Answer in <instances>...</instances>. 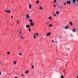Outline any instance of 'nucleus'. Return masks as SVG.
Masks as SVG:
<instances>
[{
  "label": "nucleus",
  "instance_id": "ea45409f",
  "mask_svg": "<svg viewBox=\"0 0 78 78\" xmlns=\"http://www.w3.org/2000/svg\"><path fill=\"white\" fill-rule=\"evenodd\" d=\"M54 7H56V6L55 5H54Z\"/></svg>",
  "mask_w": 78,
  "mask_h": 78
},
{
  "label": "nucleus",
  "instance_id": "8fccbe9b",
  "mask_svg": "<svg viewBox=\"0 0 78 78\" xmlns=\"http://www.w3.org/2000/svg\"><path fill=\"white\" fill-rule=\"evenodd\" d=\"M60 38L61 39V37H60Z\"/></svg>",
  "mask_w": 78,
  "mask_h": 78
},
{
  "label": "nucleus",
  "instance_id": "9d476101",
  "mask_svg": "<svg viewBox=\"0 0 78 78\" xmlns=\"http://www.w3.org/2000/svg\"><path fill=\"white\" fill-rule=\"evenodd\" d=\"M29 9H31V4H30L29 5Z\"/></svg>",
  "mask_w": 78,
  "mask_h": 78
},
{
  "label": "nucleus",
  "instance_id": "2f4dec72",
  "mask_svg": "<svg viewBox=\"0 0 78 78\" xmlns=\"http://www.w3.org/2000/svg\"><path fill=\"white\" fill-rule=\"evenodd\" d=\"M51 42L52 43H53L54 42V41H53V40H52L51 41Z\"/></svg>",
  "mask_w": 78,
  "mask_h": 78
},
{
  "label": "nucleus",
  "instance_id": "393cba45",
  "mask_svg": "<svg viewBox=\"0 0 78 78\" xmlns=\"http://www.w3.org/2000/svg\"><path fill=\"white\" fill-rule=\"evenodd\" d=\"M60 78H64V77L63 76L61 75Z\"/></svg>",
  "mask_w": 78,
  "mask_h": 78
},
{
  "label": "nucleus",
  "instance_id": "412c9836",
  "mask_svg": "<svg viewBox=\"0 0 78 78\" xmlns=\"http://www.w3.org/2000/svg\"><path fill=\"white\" fill-rule=\"evenodd\" d=\"M49 27H53V25H52L51 24H50L49 25Z\"/></svg>",
  "mask_w": 78,
  "mask_h": 78
},
{
  "label": "nucleus",
  "instance_id": "4c0bfd02",
  "mask_svg": "<svg viewBox=\"0 0 78 78\" xmlns=\"http://www.w3.org/2000/svg\"><path fill=\"white\" fill-rule=\"evenodd\" d=\"M54 16H56V14H54Z\"/></svg>",
  "mask_w": 78,
  "mask_h": 78
},
{
  "label": "nucleus",
  "instance_id": "a19ab883",
  "mask_svg": "<svg viewBox=\"0 0 78 78\" xmlns=\"http://www.w3.org/2000/svg\"><path fill=\"white\" fill-rule=\"evenodd\" d=\"M61 8L62 9V5H61Z\"/></svg>",
  "mask_w": 78,
  "mask_h": 78
},
{
  "label": "nucleus",
  "instance_id": "a211bd4d",
  "mask_svg": "<svg viewBox=\"0 0 78 78\" xmlns=\"http://www.w3.org/2000/svg\"><path fill=\"white\" fill-rule=\"evenodd\" d=\"M19 55H20V56H22V52H20L19 53Z\"/></svg>",
  "mask_w": 78,
  "mask_h": 78
},
{
  "label": "nucleus",
  "instance_id": "c9c22d12",
  "mask_svg": "<svg viewBox=\"0 0 78 78\" xmlns=\"http://www.w3.org/2000/svg\"><path fill=\"white\" fill-rule=\"evenodd\" d=\"M56 0H54V3H56Z\"/></svg>",
  "mask_w": 78,
  "mask_h": 78
},
{
  "label": "nucleus",
  "instance_id": "6ab92c4d",
  "mask_svg": "<svg viewBox=\"0 0 78 78\" xmlns=\"http://www.w3.org/2000/svg\"><path fill=\"white\" fill-rule=\"evenodd\" d=\"M39 3V1H37L36 2V4H38V3Z\"/></svg>",
  "mask_w": 78,
  "mask_h": 78
},
{
  "label": "nucleus",
  "instance_id": "dca6fc26",
  "mask_svg": "<svg viewBox=\"0 0 78 78\" xmlns=\"http://www.w3.org/2000/svg\"><path fill=\"white\" fill-rule=\"evenodd\" d=\"M29 22L31 23L33 22V20H32V19H30L29 20Z\"/></svg>",
  "mask_w": 78,
  "mask_h": 78
},
{
  "label": "nucleus",
  "instance_id": "1a4fd4ad",
  "mask_svg": "<svg viewBox=\"0 0 78 78\" xmlns=\"http://www.w3.org/2000/svg\"><path fill=\"white\" fill-rule=\"evenodd\" d=\"M39 9H40V10H42V9H43V8L42 7V6H40V7L39 8Z\"/></svg>",
  "mask_w": 78,
  "mask_h": 78
},
{
  "label": "nucleus",
  "instance_id": "bb28decb",
  "mask_svg": "<svg viewBox=\"0 0 78 78\" xmlns=\"http://www.w3.org/2000/svg\"><path fill=\"white\" fill-rule=\"evenodd\" d=\"M62 72H66V69H63L62 70Z\"/></svg>",
  "mask_w": 78,
  "mask_h": 78
},
{
  "label": "nucleus",
  "instance_id": "f704fd0d",
  "mask_svg": "<svg viewBox=\"0 0 78 78\" xmlns=\"http://www.w3.org/2000/svg\"><path fill=\"white\" fill-rule=\"evenodd\" d=\"M58 6L59 8H61V7H60V5H58Z\"/></svg>",
  "mask_w": 78,
  "mask_h": 78
},
{
  "label": "nucleus",
  "instance_id": "c756f323",
  "mask_svg": "<svg viewBox=\"0 0 78 78\" xmlns=\"http://www.w3.org/2000/svg\"><path fill=\"white\" fill-rule=\"evenodd\" d=\"M21 76H24V75L23 74H21Z\"/></svg>",
  "mask_w": 78,
  "mask_h": 78
},
{
  "label": "nucleus",
  "instance_id": "4468645a",
  "mask_svg": "<svg viewBox=\"0 0 78 78\" xmlns=\"http://www.w3.org/2000/svg\"><path fill=\"white\" fill-rule=\"evenodd\" d=\"M25 73H29V71L27 70L25 72Z\"/></svg>",
  "mask_w": 78,
  "mask_h": 78
},
{
  "label": "nucleus",
  "instance_id": "b1692460",
  "mask_svg": "<svg viewBox=\"0 0 78 78\" xmlns=\"http://www.w3.org/2000/svg\"><path fill=\"white\" fill-rule=\"evenodd\" d=\"M7 55H10V52L9 51L7 52Z\"/></svg>",
  "mask_w": 78,
  "mask_h": 78
},
{
  "label": "nucleus",
  "instance_id": "72a5a7b5",
  "mask_svg": "<svg viewBox=\"0 0 78 78\" xmlns=\"http://www.w3.org/2000/svg\"><path fill=\"white\" fill-rule=\"evenodd\" d=\"M32 69H34V66H32Z\"/></svg>",
  "mask_w": 78,
  "mask_h": 78
},
{
  "label": "nucleus",
  "instance_id": "9b49d317",
  "mask_svg": "<svg viewBox=\"0 0 78 78\" xmlns=\"http://www.w3.org/2000/svg\"><path fill=\"white\" fill-rule=\"evenodd\" d=\"M17 62H16L15 61H13V64L14 65H16V64Z\"/></svg>",
  "mask_w": 78,
  "mask_h": 78
},
{
  "label": "nucleus",
  "instance_id": "a18cd8bd",
  "mask_svg": "<svg viewBox=\"0 0 78 78\" xmlns=\"http://www.w3.org/2000/svg\"><path fill=\"white\" fill-rule=\"evenodd\" d=\"M0 64H1V61H0Z\"/></svg>",
  "mask_w": 78,
  "mask_h": 78
},
{
  "label": "nucleus",
  "instance_id": "7ed1b4c3",
  "mask_svg": "<svg viewBox=\"0 0 78 78\" xmlns=\"http://www.w3.org/2000/svg\"><path fill=\"white\" fill-rule=\"evenodd\" d=\"M26 17L27 19H29L30 18V16H29V15L28 14H26Z\"/></svg>",
  "mask_w": 78,
  "mask_h": 78
},
{
  "label": "nucleus",
  "instance_id": "79ce46f5",
  "mask_svg": "<svg viewBox=\"0 0 78 78\" xmlns=\"http://www.w3.org/2000/svg\"><path fill=\"white\" fill-rule=\"evenodd\" d=\"M2 75V73L0 72V75Z\"/></svg>",
  "mask_w": 78,
  "mask_h": 78
},
{
  "label": "nucleus",
  "instance_id": "09e8293b",
  "mask_svg": "<svg viewBox=\"0 0 78 78\" xmlns=\"http://www.w3.org/2000/svg\"><path fill=\"white\" fill-rule=\"evenodd\" d=\"M77 34H78V31L77 32Z\"/></svg>",
  "mask_w": 78,
  "mask_h": 78
},
{
  "label": "nucleus",
  "instance_id": "49530a36",
  "mask_svg": "<svg viewBox=\"0 0 78 78\" xmlns=\"http://www.w3.org/2000/svg\"><path fill=\"white\" fill-rule=\"evenodd\" d=\"M56 5L57 6H58V4H56Z\"/></svg>",
  "mask_w": 78,
  "mask_h": 78
},
{
  "label": "nucleus",
  "instance_id": "6e6552de",
  "mask_svg": "<svg viewBox=\"0 0 78 78\" xmlns=\"http://www.w3.org/2000/svg\"><path fill=\"white\" fill-rule=\"evenodd\" d=\"M30 26H32V27L34 25V23L33 22H31L30 23Z\"/></svg>",
  "mask_w": 78,
  "mask_h": 78
},
{
  "label": "nucleus",
  "instance_id": "5701e85b",
  "mask_svg": "<svg viewBox=\"0 0 78 78\" xmlns=\"http://www.w3.org/2000/svg\"><path fill=\"white\" fill-rule=\"evenodd\" d=\"M28 31H29L30 32L31 31V29H30V28H28Z\"/></svg>",
  "mask_w": 78,
  "mask_h": 78
},
{
  "label": "nucleus",
  "instance_id": "3c124183",
  "mask_svg": "<svg viewBox=\"0 0 78 78\" xmlns=\"http://www.w3.org/2000/svg\"><path fill=\"white\" fill-rule=\"evenodd\" d=\"M60 3H61V2H60Z\"/></svg>",
  "mask_w": 78,
  "mask_h": 78
},
{
  "label": "nucleus",
  "instance_id": "f03ea898",
  "mask_svg": "<svg viewBox=\"0 0 78 78\" xmlns=\"http://www.w3.org/2000/svg\"><path fill=\"white\" fill-rule=\"evenodd\" d=\"M51 32H48L46 34V36H47V37H49L50 36V35H51Z\"/></svg>",
  "mask_w": 78,
  "mask_h": 78
},
{
  "label": "nucleus",
  "instance_id": "c85d7f7f",
  "mask_svg": "<svg viewBox=\"0 0 78 78\" xmlns=\"http://www.w3.org/2000/svg\"><path fill=\"white\" fill-rule=\"evenodd\" d=\"M36 36H39V34H38V33H37L36 34Z\"/></svg>",
  "mask_w": 78,
  "mask_h": 78
},
{
  "label": "nucleus",
  "instance_id": "f3484780",
  "mask_svg": "<svg viewBox=\"0 0 78 78\" xmlns=\"http://www.w3.org/2000/svg\"><path fill=\"white\" fill-rule=\"evenodd\" d=\"M46 25H48V23H49V21H47L46 22Z\"/></svg>",
  "mask_w": 78,
  "mask_h": 78
},
{
  "label": "nucleus",
  "instance_id": "20e7f679",
  "mask_svg": "<svg viewBox=\"0 0 78 78\" xmlns=\"http://www.w3.org/2000/svg\"><path fill=\"white\" fill-rule=\"evenodd\" d=\"M69 24L71 26V27H72V26H73V23L71 21H69Z\"/></svg>",
  "mask_w": 78,
  "mask_h": 78
},
{
  "label": "nucleus",
  "instance_id": "2eb2a0df",
  "mask_svg": "<svg viewBox=\"0 0 78 78\" xmlns=\"http://www.w3.org/2000/svg\"><path fill=\"white\" fill-rule=\"evenodd\" d=\"M59 14V12L57 11L56 12V14H57V15H58Z\"/></svg>",
  "mask_w": 78,
  "mask_h": 78
},
{
  "label": "nucleus",
  "instance_id": "0eeeda50",
  "mask_svg": "<svg viewBox=\"0 0 78 78\" xmlns=\"http://www.w3.org/2000/svg\"><path fill=\"white\" fill-rule=\"evenodd\" d=\"M21 32V31L19 32L20 36H23V34H22V32Z\"/></svg>",
  "mask_w": 78,
  "mask_h": 78
},
{
  "label": "nucleus",
  "instance_id": "f257e3e1",
  "mask_svg": "<svg viewBox=\"0 0 78 78\" xmlns=\"http://www.w3.org/2000/svg\"><path fill=\"white\" fill-rule=\"evenodd\" d=\"M76 0H72V4L73 6H75L76 4Z\"/></svg>",
  "mask_w": 78,
  "mask_h": 78
},
{
  "label": "nucleus",
  "instance_id": "4be33fe9",
  "mask_svg": "<svg viewBox=\"0 0 78 78\" xmlns=\"http://www.w3.org/2000/svg\"><path fill=\"white\" fill-rule=\"evenodd\" d=\"M48 19H49L50 20V19H51V17L50 16V17H48Z\"/></svg>",
  "mask_w": 78,
  "mask_h": 78
},
{
  "label": "nucleus",
  "instance_id": "423d86ee",
  "mask_svg": "<svg viewBox=\"0 0 78 78\" xmlns=\"http://www.w3.org/2000/svg\"><path fill=\"white\" fill-rule=\"evenodd\" d=\"M26 27L27 28H29L30 27V26L29 25L27 24L26 25Z\"/></svg>",
  "mask_w": 78,
  "mask_h": 78
},
{
  "label": "nucleus",
  "instance_id": "de8ad7c7",
  "mask_svg": "<svg viewBox=\"0 0 78 78\" xmlns=\"http://www.w3.org/2000/svg\"><path fill=\"white\" fill-rule=\"evenodd\" d=\"M52 13L53 14H54V12H52Z\"/></svg>",
  "mask_w": 78,
  "mask_h": 78
},
{
  "label": "nucleus",
  "instance_id": "c03bdc74",
  "mask_svg": "<svg viewBox=\"0 0 78 78\" xmlns=\"http://www.w3.org/2000/svg\"><path fill=\"white\" fill-rule=\"evenodd\" d=\"M55 43H56V44H57V41H55Z\"/></svg>",
  "mask_w": 78,
  "mask_h": 78
},
{
  "label": "nucleus",
  "instance_id": "cd10ccee",
  "mask_svg": "<svg viewBox=\"0 0 78 78\" xmlns=\"http://www.w3.org/2000/svg\"><path fill=\"white\" fill-rule=\"evenodd\" d=\"M71 3V1H69V4H70Z\"/></svg>",
  "mask_w": 78,
  "mask_h": 78
},
{
  "label": "nucleus",
  "instance_id": "58836bf2",
  "mask_svg": "<svg viewBox=\"0 0 78 78\" xmlns=\"http://www.w3.org/2000/svg\"><path fill=\"white\" fill-rule=\"evenodd\" d=\"M11 18H13V16H11Z\"/></svg>",
  "mask_w": 78,
  "mask_h": 78
},
{
  "label": "nucleus",
  "instance_id": "39448f33",
  "mask_svg": "<svg viewBox=\"0 0 78 78\" xmlns=\"http://www.w3.org/2000/svg\"><path fill=\"white\" fill-rule=\"evenodd\" d=\"M5 12H7V13H11V10L7 11V10H5Z\"/></svg>",
  "mask_w": 78,
  "mask_h": 78
},
{
  "label": "nucleus",
  "instance_id": "e433bc0d",
  "mask_svg": "<svg viewBox=\"0 0 78 78\" xmlns=\"http://www.w3.org/2000/svg\"><path fill=\"white\" fill-rule=\"evenodd\" d=\"M67 4H69V1H68L67 2Z\"/></svg>",
  "mask_w": 78,
  "mask_h": 78
},
{
  "label": "nucleus",
  "instance_id": "a878e982",
  "mask_svg": "<svg viewBox=\"0 0 78 78\" xmlns=\"http://www.w3.org/2000/svg\"><path fill=\"white\" fill-rule=\"evenodd\" d=\"M20 39H23V36H20Z\"/></svg>",
  "mask_w": 78,
  "mask_h": 78
},
{
  "label": "nucleus",
  "instance_id": "37998d69",
  "mask_svg": "<svg viewBox=\"0 0 78 78\" xmlns=\"http://www.w3.org/2000/svg\"><path fill=\"white\" fill-rule=\"evenodd\" d=\"M14 78H18V77H17V76H16V77H15Z\"/></svg>",
  "mask_w": 78,
  "mask_h": 78
},
{
  "label": "nucleus",
  "instance_id": "ddd939ff",
  "mask_svg": "<svg viewBox=\"0 0 78 78\" xmlns=\"http://www.w3.org/2000/svg\"><path fill=\"white\" fill-rule=\"evenodd\" d=\"M68 28H69V25H67L64 28H65V29H68Z\"/></svg>",
  "mask_w": 78,
  "mask_h": 78
},
{
  "label": "nucleus",
  "instance_id": "f8f14e48",
  "mask_svg": "<svg viewBox=\"0 0 78 78\" xmlns=\"http://www.w3.org/2000/svg\"><path fill=\"white\" fill-rule=\"evenodd\" d=\"M76 29H73V32H76Z\"/></svg>",
  "mask_w": 78,
  "mask_h": 78
},
{
  "label": "nucleus",
  "instance_id": "aec40b11",
  "mask_svg": "<svg viewBox=\"0 0 78 78\" xmlns=\"http://www.w3.org/2000/svg\"><path fill=\"white\" fill-rule=\"evenodd\" d=\"M34 39H36V34H34Z\"/></svg>",
  "mask_w": 78,
  "mask_h": 78
},
{
  "label": "nucleus",
  "instance_id": "473e14b6",
  "mask_svg": "<svg viewBox=\"0 0 78 78\" xmlns=\"http://www.w3.org/2000/svg\"><path fill=\"white\" fill-rule=\"evenodd\" d=\"M19 23V20L17 21V24H18Z\"/></svg>",
  "mask_w": 78,
  "mask_h": 78
},
{
  "label": "nucleus",
  "instance_id": "7c9ffc66",
  "mask_svg": "<svg viewBox=\"0 0 78 78\" xmlns=\"http://www.w3.org/2000/svg\"><path fill=\"white\" fill-rule=\"evenodd\" d=\"M63 4H64V5H66V2H64L63 3Z\"/></svg>",
  "mask_w": 78,
  "mask_h": 78
}]
</instances>
